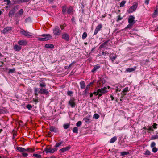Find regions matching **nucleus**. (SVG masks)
<instances>
[{"label":"nucleus","instance_id":"423d86ee","mask_svg":"<svg viewBox=\"0 0 158 158\" xmlns=\"http://www.w3.org/2000/svg\"><path fill=\"white\" fill-rule=\"evenodd\" d=\"M57 148H51V147L50 146L47 147L44 149V151L46 153H53L55 151L57 150Z\"/></svg>","mask_w":158,"mask_h":158},{"label":"nucleus","instance_id":"7c9ffc66","mask_svg":"<svg viewBox=\"0 0 158 158\" xmlns=\"http://www.w3.org/2000/svg\"><path fill=\"white\" fill-rule=\"evenodd\" d=\"M39 86L41 87V88H45L46 86V84L44 82H42V83H40Z\"/></svg>","mask_w":158,"mask_h":158},{"label":"nucleus","instance_id":"f3484780","mask_svg":"<svg viewBox=\"0 0 158 158\" xmlns=\"http://www.w3.org/2000/svg\"><path fill=\"white\" fill-rule=\"evenodd\" d=\"M73 8L71 6H69L67 9L66 13H67L69 14H70L73 12Z\"/></svg>","mask_w":158,"mask_h":158},{"label":"nucleus","instance_id":"412c9836","mask_svg":"<svg viewBox=\"0 0 158 158\" xmlns=\"http://www.w3.org/2000/svg\"><path fill=\"white\" fill-rule=\"evenodd\" d=\"M100 66L98 65H96L94 67L93 69L91 71V72L93 73L97 71L98 69L100 68Z\"/></svg>","mask_w":158,"mask_h":158},{"label":"nucleus","instance_id":"7ed1b4c3","mask_svg":"<svg viewBox=\"0 0 158 158\" xmlns=\"http://www.w3.org/2000/svg\"><path fill=\"white\" fill-rule=\"evenodd\" d=\"M138 6V3L137 2H134L133 5L127 10V12L129 14H130L135 11L136 10Z\"/></svg>","mask_w":158,"mask_h":158},{"label":"nucleus","instance_id":"f704fd0d","mask_svg":"<svg viewBox=\"0 0 158 158\" xmlns=\"http://www.w3.org/2000/svg\"><path fill=\"white\" fill-rule=\"evenodd\" d=\"M144 154L147 155L146 156H148L150 155L151 153L148 150H147Z\"/></svg>","mask_w":158,"mask_h":158},{"label":"nucleus","instance_id":"bb28decb","mask_svg":"<svg viewBox=\"0 0 158 158\" xmlns=\"http://www.w3.org/2000/svg\"><path fill=\"white\" fill-rule=\"evenodd\" d=\"M106 82V81L104 78L101 79L98 81V83H99L100 85H103Z\"/></svg>","mask_w":158,"mask_h":158},{"label":"nucleus","instance_id":"393cba45","mask_svg":"<svg viewBox=\"0 0 158 158\" xmlns=\"http://www.w3.org/2000/svg\"><path fill=\"white\" fill-rule=\"evenodd\" d=\"M80 84L81 89H84L85 88V83L84 81H81L80 82Z\"/></svg>","mask_w":158,"mask_h":158},{"label":"nucleus","instance_id":"ddd939ff","mask_svg":"<svg viewBox=\"0 0 158 158\" xmlns=\"http://www.w3.org/2000/svg\"><path fill=\"white\" fill-rule=\"evenodd\" d=\"M90 89V85H88L86 86L85 90L83 91V95L85 96H87L88 94L89 93V91Z\"/></svg>","mask_w":158,"mask_h":158},{"label":"nucleus","instance_id":"dca6fc26","mask_svg":"<svg viewBox=\"0 0 158 158\" xmlns=\"http://www.w3.org/2000/svg\"><path fill=\"white\" fill-rule=\"evenodd\" d=\"M91 118V116L90 115H88L85 117L83 118V120L86 123H88L91 122L90 121Z\"/></svg>","mask_w":158,"mask_h":158},{"label":"nucleus","instance_id":"aec40b11","mask_svg":"<svg viewBox=\"0 0 158 158\" xmlns=\"http://www.w3.org/2000/svg\"><path fill=\"white\" fill-rule=\"evenodd\" d=\"M110 41V40H108L104 42L100 46L99 48L100 49L104 47H105L107 45V44L108 43V42Z\"/></svg>","mask_w":158,"mask_h":158},{"label":"nucleus","instance_id":"f257e3e1","mask_svg":"<svg viewBox=\"0 0 158 158\" xmlns=\"http://www.w3.org/2000/svg\"><path fill=\"white\" fill-rule=\"evenodd\" d=\"M52 31L54 35L56 36H59L61 34V31L59 27L58 26H55L53 29Z\"/></svg>","mask_w":158,"mask_h":158},{"label":"nucleus","instance_id":"4be33fe9","mask_svg":"<svg viewBox=\"0 0 158 158\" xmlns=\"http://www.w3.org/2000/svg\"><path fill=\"white\" fill-rule=\"evenodd\" d=\"M158 15V6H156V10H155L153 15V17H156Z\"/></svg>","mask_w":158,"mask_h":158},{"label":"nucleus","instance_id":"b1692460","mask_svg":"<svg viewBox=\"0 0 158 158\" xmlns=\"http://www.w3.org/2000/svg\"><path fill=\"white\" fill-rule=\"evenodd\" d=\"M18 43L20 45H24L27 44V42L26 41L21 40L19 41L18 42Z\"/></svg>","mask_w":158,"mask_h":158},{"label":"nucleus","instance_id":"c03bdc74","mask_svg":"<svg viewBox=\"0 0 158 158\" xmlns=\"http://www.w3.org/2000/svg\"><path fill=\"white\" fill-rule=\"evenodd\" d=\"M127 93V92H123V91H122L121 93V98H123L124 96Z\"/></svg>","mask_w":158,"mask_h":158},{"label":"nucleus","instance_id":"a19ab883","mask_svg":"<svg viewBox=\"0 0 158 158\" xmlns=\"http://www.w3.org/2000/svg\"><path fill=\"white\" fill-rule=\"evenodd\" d=\"M99 116L98 114H94L93 116V118L96 119H98L99 118Z\"/></svg>","mask_w":158,"mask_h":158},{"label":"nucleus","instance_id":"8fccbe9b","mask_svg":"<svg viewBox=\"0 0 158 158\" xmlns=\"http://www.w3.org/2000/svg\"><path fill=\"white\" fill-rule=\"evenodd\" d=\"M123 92H128L129 90H128V87H126L123 90Z\"/></svg>","mask_w":158,"mask_h":158},{"label":"nucleus","instance_id":"864d4df0","mask_svg":"<svg viewBox=\"0 0 158 158\" xmlns=\"http://www.w3.org/2000/svg\"><path fill=\"white\" fill-rule=\"evenodd\" d=\"M73 94V92L71 91H68L67 92V94L69 96H71Z\"/></svg>","mask_w":158,"mask_h":158},{"label":"nucleus","instance_id":"4468645a","mask_svg":"<svg viewBox=\"0 0 158 158\" xmlns=\"http://www.w3.org/2000/svg\"><path fill=\"white\" fill-rule=\"evenodd\" d=\"M49 130L50 131L55 133L59 132L58 129L54 126H52L50 127Z\"/></svg>","mask_w":158,"mask_h":158},{"label":"nucleus","instance_id":"6e6552de","mask_svg":"<svg viewBox=\"0 0 158 158\" xmlns=\"http://www.w3.org/2000/svg\"><path fill=\"white\" fill-rule=\"evenodd\" d=\"M135 19L134 16L133 15H130L128 19V22L129 24H131L133 25L135 23Z\"/></svg>","mask_w":158,"mask_h":158},{"label":"nucleus","instance_id":"5fc2aeb1","mask_svg":"<svg viewBox=\"0 0 158 158\" xmlns=\"http://www.w3.org/2000/svg\"><path fill=\"white\" fill-rule=\"evenodd\" d=\"M22 155L24 157H27L28 156V154L26 153L22 152Z\"/></svg>","mask_w":158,"mask_h":158},{"label":"nucleus","instance_id":"20e7f679","mask_svg":"<svg viewBox=\"0 0 158 158\" xmlns=\"http://www.w3.org/2000/svg\"><path fill=\"white\" fill-rule=\"evenodd\" d=\"M107 92V88L105 87L97 90V92L99 96H101L103 94L106 93Z\"/></svg>","mask_w":158,"mask_h":158},{"label":"nucleus","instance_id":"69168bd1","mask_svg":"<svg viewBox=\"0 0 158 158\" xmlns=\"http://www.w3.org/2000/svg\"><path fill=\"white\" fill-rule=\"evenodd\" d=\"M148 130L151 131H153L154 130L152 128V127H150L149 128Z\"/></svg>","mask_w":158,"mask_h":158},{"label":"nucleus","instance_id":"774afa93","mask_svg":"<svg viewBox=\"0 0 158 158\" xmlns=\"http://www.w3.org/2000/svg\"><path fill=\"white\" fill-rule=\"evenodd\" d=\"M93 94L96 96L98 95V93L97 91V92H94Z\"/></svg>","mask_w":158,"mask_h":158},{"label":"nucleus","instance_id":"6e6d98bb","mask_svg":"<svg viewBox=\"0 0 158 158\" xmlns=\"http://www.w3.org/2000/svg\"><path fill=\"white\" fill-rule=\"evenodd\" d=\"M155 143L154 142H153L151 143L150 146L151 148H154L155 147H154L155 146Z\"/></svg>","mask_w":158,"mask_h":158},{"label":"nucleus","instance_id":"09e8293b","mask_svg":"<svg viewBox=\"0 0 158 158\" xmlns=\"http://www.w3.org/2000/svg\"><path fill=\"white\" fill-rule=\"evenodd\" d=\"M123 19V17H121L120 15L118 16V18L116 20L117 22H118L119 21Z\"/></svg>","mask_w":158,"mask_h":158},{"label":"nucleus","instance_id":"1a4fd4ad","mask_svg":"<svg viewBox=\"0 0 158 158\" xmlns=\"http://www.w3.org/2000/svg\"><path fill=\"white\" fill-rule=\"evenodd\" d=\"M102 27V25L101 24L98 25L96 27L95 30L94 31V32L93 35H96L98 31H100Z\"/></svg>","mask_w":158,"mask_h":158},{"label":"nucleus","instance_id":"c756f323","mask_svg":"<svg viewBox=\"0 0 158 158\" xmlns=\"http://www.w3.org/2000/svg\"><path fill=\"white\" fill-rule=\"evenodd\" d=\"M64 143V141H61L58 143H56L55 146V147L56 148H56L59 147V146H61L62 144Z\"/></svg>","mask_w":158,"mask_h":158},{"label":"nucleus","instance_id":"58836bf2","mask_svg":"<svg viewBox=\"0 0 158 158\" xmlns=\"http://www.w3.org/2000/svg\"><path fill=\"white\" fill-rule=\"evenodd\" d=\"M126 2L124 1H122L120 4V7H123L124 6V4L126 3Z\"/></svg>","mask_w":158,"mask_h":158},{"label":"nucleus","instance_id":"37998d69","mask_svg":"<svg viewBox=\"0 0 158 158\" xmlns=\"http://www.w3.org/2000/svg\"><path fill=\"white\" fill-rule=\"evenodd\" d=\"M158 139V135H153L151 137V139L152 140H155Z\"/></svg>","mask_w":158,"mask_h":158},{"label":"nucleus","instance_id":"3c124183","mask_svg":"<svg viewBox=\"0 0 158 158\" xmlns=\"http://www.w3.org/2000/svg\"><path fill=\"white\" fill-rule=\"evenodd\" d=\"M158 125V124L156 123H153V125L152 126V127L154 129H156L157 127H156V126Z\"/></svg>","mask_w":158,"mask_h":158},{"label":"nucleus","instance_id":"4d7b16f0","mask_svg":"<svg viewBox=\"0 0 158 158\" xmlns=\"http://www.w3.org/2000/svg\"><path fill=\"white\" fill-rule=\"evenodd\" d=\"M31 20V19L29 17L26 19L25 20V21L26 23H27L30 21Z\"/></svg>","mask_w":158,"mask_h":158},{"label":"nucleus","instance_id":"39448f33","mask_svg":"<svg viewBox=\"0 0 158 158\" xmlns=\"http://www.w3.org/2000/svg\"><path fill=\"white\" fill-rule=\"evenodd\" d=\"M75 101V99L74 98L72 97L71 98L68 102V105L71 108H75L76 106Z\"/></svg>","mask_w":158,"mask_h":158},{"label":"nucleus","instance_id":"13d9d810","mask_svg":"<svg viewBox=\"0 0 158 158\" xmlns=\"http://www.w3.org/2000/svg\"><path fill=\"white\" fill-rule=\"evenodd\" d=\"M102 53L103 55L105 56L107 54H108L109 53L107 52H104V51H102Z\"/></svg>","mask_w":158,"mask_h":158},{"label":"nucleus","instance_id":"f03ea898","mask_svg":"<svg viewBox=\"0 0 158 158\" xmlns=\"http://www.w3.org/2000/svg\"><path fill=\"white\" fill-rule=\"evenodd\" d=\"M42 37H45L43 38H40L38 39V40L40 41H45L49 40L52 38V37L50 34H43L41 35Z\"/></svg>","mask_w":158,"mask_h":158},{"label":"nucleus","instance_id":"9b49d317","mask_svg":"<svg viewBox=\"0 0 158 158\" xmlns=\"http://www.w3.org/2000/svg\"><path fill=\"white\" fill-rule=\"evenodd\" d=\"M20 33L23 35L26 36L30 37L32 36V35L30 34V33L27 31H26L23 29H22L21 31H20Z\"/></svg>","mask_w":158,"mask_h":158},{"label":"nucleus","instance_id":"cd10ccee","mask_svg":"<svg viewBox=\"0 0 158 158\" xmlns=\"http://www.w3.org/2000/svg\"><path fill=\"white\" fill-rule=\"evenodd\" d=\"M117 139V137L116 136H114L112 138L110 141V143H113Z\"/></svg>","mask_w":158,"mask_h":158},{"label":"nucleus","instance_id":"603ef678","mask_svg":"<svg viewBox=\"0 0 158 158\" xmlns=\"http://www.w3.org/2000/svg\"><path fill=\"white\" fill-rule=\"evenodd\" d=\"M157 149L156 147H154L152 149V151L154 153H156L157 152Z\"/></svg>","mask_w":158,"mask_h":158},{"label":"nucleus","instance_id":"c85d7f7f","mask_svg":"<svg viewBox=\"0 0 158 158\" xmlns=\"http://www.w3.org/2000/svg\"><path fill=\"white\" fill-rule=\"evenodd\" d=\"M14 48L16 51H19L21 49V47L20 46L15 45L14 46Z\"/></svg>","mask_w":158,"mask_h":158},{"label":"nucleus","instance_id":"a211bd4d","mask_svg":"<svg viewBox=\"0 0 158 158\" xmlns=\"http://www.w3.org/2000/svg\"><path fill=\"white\" fill-rule=\"evenodd\" d=\"M67 9V6L66 5H64L62 6V12L63 15H65L66 13Z\"/></svg>","mask_w":158,"mask_h":158},{"label":"nucleus","instance_id":"680f3d73","mask_svg":"<svg viewBox=\"0 0 158 158\" xmlns=\"http://www.w3.org/2000/svg\"><path fill=\"white\" fill-rule=\"evenodd\" d=\"M23 9H20L19 11V13L20 15H22L23 14Z\"/></svg>","mask_w":158,"mask_h":158},{"label":"nucleus","instance_id":"49530a36","mask_svg":"<svg viewBox=\"0 0 158 158\" xmlns=\"http://www.w3.org/2000/svg\"><path fill=\"white\" fill-rule=\"evenodd\" d=\"M26 108L29 110H30L31 109L32 106L30 104H28L26 106Z\"/></svg>","mask_w":158,"mask_h":158},{"label":"nucleus","instance_id":"de8ad7c7","mask_svg":"<svg viewBox=\"0 0 158 158\" xmlns=\"http://www.w3.org/2000/svg\"><path fill=\"white\" fill-rule=\"evenodd\" d=\"M81 124L82 123L81 121H78L76 123V126L79 127L81 125Z\"/></svg>","mask_w":158,"mask_h":158},{"label":"nucleus","instance_id":"052dcab7","mask_svg":"<svg viewBox=\"0 0 158 158\" xmlns=\"http://www.w3.org/2000/svg\"><path fill=\"white\" fill-rule=\"evenodd\" d=\"M33 101L35 103V104H36L39 101L38 99H36V98H33Z\"/></svg>","mask_w":158,"mask_h":158},{"label":"nucleus","instance_id":"473e14b6","mask_svg":"<svg viewBox=\"0 0 158 158\" xmlns=\"http://www.w3.org/2000/svg\"><path fill=\"white\" fill-rule=\"evenodd\" d=\"M129 152H120V156H124L125 155L129 154Z\"/></svg>","mask_w":158,"mask_h":158},{"label":"nucleus","instance_id":"a18cd8bd","mask_svg":"<svg viewBox=\"0 0 158 158\" xmlns=\"http://www.w3.org/2000/svg\"><path fill=\"white\" fill-rule=\"evenodd\" d=\"M33 156L35 157H36L38 158H40L41 157V156L40 155L37 154H34Z\"/></svg>","mask_w":158,"mask_h":158},{"label":"nucleus","instance_id":"e2e57ef3","mask_svg":"<svg viewBox=\"0 0 158 158\" xmlns=\"http://www.w3.org/2000/svg\"><path fill=\"white\" fill-rule=\"evenodd\" d=\"M13 139H14V137L16 135V131L13 132Z\"/></svg>","mask_w":158,"mask_h":158},{"label":"nucleus","instance_id":"5701e85b","mask_svg":"<svg viewBox=\"0 0 158 158\" xmlns=\"http://www.w3.org/2000/svg\"><path fill=\"white\" fill-rule=\"evenodd\" d=\"M45 47L47 48H50L52 49L54 48V46L52 44H45Z\"/></svg>","mask_w":158,"mask_h":158},{"label":"nucleus","instance_id":"0e129e2a","mask_svg":"<svg viewBox=\"0 0 158 158\" xmlns=\"http://www.w3.org/2000/svg\"><path fill=\"white\" fill-rule=\"evenodd\" d=\"M149 0H145V3L146 5H148L149 3Z\"/></svg>","mask_w":158,"mask_h":158},{"label":"nucleus","instance_id":"e433bc0d","mask_svg":"<svg viewBox=\"0 0 158 158\" xmlns=\"http://www.w3.org/2000/svg\"><path fill=\"white\" fill-rule=\"evenodd\" d=\"M30 0H18V2L19 3H21L22 2H26L29 1Z\"/></svg>","mask_w":158,"mask_h":158},{"label":"nucleus","instance_id":"9d476101","mask_svg":"<svg viewBox=\"0 0 158 158\" xmlns=\"http://www.w3.org/2000/svg\"><path fill=\"white\" fill-rule=\"evenodd\" d=\"M69 36L66 33H64L62 35V38L66 41H68L69 39Z\"/></svg>","mask_w":158,"mask_h":158},{"label":"nucleus","instance_id":"79ce46f5","mask_svg":"<svg viewBox=\"0 0 158 158\" xmlns=\"http://www.w3.org/2000/svg\"><path fill=\"white\" fill-rule=\"evenodd\" d=\"M133 25V24L129 23V24L125 28V29H130L131 27Z\"/></svg>","mask_w":158,"mask_h":158},{"label":"nucleus","instance_id":"ea45409f","mask_svg":"<svg viewBox=\"0 0 158 158\" xmlns=\"http://www.w3.org/2000/svg\"><path fill=\"white\" fill-rule=\"evenodd\" d=\"M9 30V28H6L3 30L2 32L4 34H5L8 32Z\"/></svg>","mask_w":158,"mask_h":158},{"label":"nucleus","instance_id":"4c0bfd02","mask_svg":"<svg viewBox=\"0 0 158 158\" xmlns=\"http://www.w3.org/2000/svg\"><path fill=\"white\" fill-rule=\"evenodd\" d=\"M70 125L69 123L65 124L63 125V127L64 129H66L69 127Z\"/></svg>","mask_w":158,"mask_h":158},{"label":"nucleus","instance_id":"2f4dec72","mask_svg":"<svg viewBox=\"0 0 158 158\" xmlns=\"http://www.w3.org/2000/svg\"><path fill=\"white\" fill-rule=\"evenodd\" d=\"M66 26V25L65 23H64L62 24H60V27L61 28V31L64 29L65 27Z\"/></svg>","mask_w":158,"mask_h":158},{"label":"nucleus","instance_id":"72a5a7b5","mask_svg":"<svg viewBox=\"0 0 158 158\" xmlns=\"http://www.w3.org/2000/svg\"><path fill=\"white\" fill-rule=\"evenodd\" d=\"M87 33L86 32H84L82 35V39L83 40H85L87 37Z\"/></svg>","mask_w":158,"mask_h":158},{"label":"nucleus","instance_id":"6ab92c4d","mask_svg":"<svg viewBox=\"0 0 158 158\" xmlns=\"http://www.w3.org/2000/svg\"><path fill=\"white\" fill-rule=\"evenodd\" d=\"M137 67L135 66L133 68H128L126 69V71L128 72H131L135 71Z\"/></svg>","mask_w":158,"mask_h":158},{"label":"nucleus","instance_id":"f8f14e48","mask_svg":"<svg viewBox=\"0 0 158 158\" xmlns=\"http://www.w3.org/2000/svg\"><path fill=\"white\" fill-rule=\"evenodd\" d=\"M70 145H69L68 146L66 147L65 148H63L60 150V153H64L65 152L68 151L71 148Z\"/></svg>","mask_w":158,"mask_h":158},{"label":"nucleus","instance_id":"0eeeda50","mask_svg":"<svg viewBox=\"0 0 158 158\" xmlns=\"http://www.w3.org/2000/svg\"><path fill=\"white\" fill-rule=\"evenodd\" d=\"M17 150L21 152H24L26 151H29L31 152H34V150L32 149H30L29 148H27V149H25L24 148L20 147H17Z\"/></svg>","mask_w":158,"mask_h":158},{"label":"nucleus","instance_id":"a878e982","mask_svg":"<svg viewBox=\"0 0 158 158\" xmlns=\"http://www.w3.org/2000/svg\"><path fill=\"white\" fill-rule=\"evenodd\" d=\"M34 92L35 95L37 96L39 93H40V90L38 91V89L37 88H34Z\"/></svg>","mask_w":158,"mask_h":158},{"label":"nucleus","instance_id":"338daca9","mask_svg":"<svg viewBox=\"0 0 158 158\" xmlns=\"http://www.w3.org/2000/svg\"><path fill=\"white\" fill-rule=\"evenodd\" d=\"M4 2H6L7 4H9L10 3V1L9 0H4Z\"/></svg>","mask_w":158,"mask_h":158},{"label":"nucleus","instance_id":"2eb2a0df","mask_svg":"<svg viewBox=\"0 0 158 158\" xmlns=\"http://www.w3.org/2000/svg\"><path fill=\"white\" fill-rule=\"evenodd\" d=\"M40 94H48V92L47 90L43 88L40 89Z\"/></svg>","mask_w":158,"mask_h":158},{"label":"nucleus","instance_id":"bf43d9fd","mask_svg":"<svg viewBox=\"0 0 158 158\" xmlns=\"http://www.w3.org/2000/svg\"><path fill=\"white\" fill-rule=\"evenodd\" d=\"M110 58L111 59V60L112 61H113L114 60H115L116 58V56H115L112 57H110Z\"/></svg>","mask_w":158,"mask_h":158},{"label":"nucleus","instance_id":"c9c22d12","mask_svg":"<svg viewBox=\"0 0 158 158\" xmlns=\"http://www.w3.org/2000/svg\"><path fill=\"white\" fill-rule=\"evenodd\" d=\"M78 128L77 127H74L73 130V133H78Z\"/></svg>","mask_w":158,"mask_h":158}]
</instances>
